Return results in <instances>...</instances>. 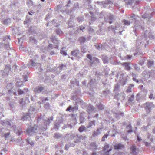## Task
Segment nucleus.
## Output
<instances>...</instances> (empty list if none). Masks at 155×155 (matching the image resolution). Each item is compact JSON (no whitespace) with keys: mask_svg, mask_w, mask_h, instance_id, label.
I'll use <instances>...</instances> for the list:
<instances>
[{"mask_svg":"<svg viewBox=\"0 0 155 155\" xmlns=\"http://www.w3.org/2000/svg\"><path fill=\"white\" fill-rule=\"evenodd\" d=\"M98 145L94 142H91L88 146L87 148L88 149L91 150L93 151H95L97 150H99L98 148Z\"/></svg>","mask_w":155,"mask_h":155,"instance_id":"9","label":"nucleus"},{"mask_svg":"<svg viewBox=\"0 0 155 155\" xmlns=\"http://www.w3.org/2000/svg\"><path fill=\"white\" fill-rule=\"evenodd\" d=\"M74 7L71 9V12H72L75 10V9L78 8L79 5L78 3H75L74 5Z\"/></svg>","mask_w":155,"mask_h":155,"instance_id":"50","label":"nucleus"},{"mask_svg":"<svg viewBox=\"0 0 155 155\" xmlns=\"http://www.w3.org/2000/svg\"><path fill=\"white\" fill-rule=\"evenodd\" d=\"M90 67L93 66V65L94 66H97L99 65L100 64L99 59L95 57H94L93 59L90 63Z\"/></svg>","mask_w":155,"mask_h":155,"instance_id":"13","label":"nucleus"},{"mask_svg":"<svg viewBox=\"0 0 155 155\" xmlns=\"http://www.w3.org/2000/svg\"><path fill=\"white\" fill-rule=\"evenodd\" d=\"M134 95L133 94H132L131 95L130 97L128 99V101L129 102H132L134 101Z\"/></svg>","mask_w":155,"mask_h":155,"instance_id":"64","label":"nucleus"},{"mask_svg":"<svg viewBox=\"0 0 155 155\" xmlns=\"http://www.w3.org/2000/svg\"><path fill=\"white\" fill-rule=\"evenodd\" d=\"M27 143L28 144H30L31 146L33 147L34 145V143L33 141L27 138L26 140Z\"/></svg>","mask_w":155,"mask_h":155,"instance_id":"52","label":"nucleus"},{"mask_svg":"<svg viewBox=\"0 0 155 155\" xmlns=\"http://www.w3.org/2000/svg\"><path fill=\"white\" fill-rule=\"evenodd\" d=\"M124 147H125L124 146L121 144V143L116 144L114 146V148L116 150L121 149H122L124 148Z\"/></svg>","mask_w":155,"mask_h":155,"instance_id":"32","label":"nucleus"},{"mask_svg":"<svg viewBox=\"0 0 155 155\" xmlns=\"http://www.w3.org/2000/svg\"><path fill=\"white\" fill-rule=\"evenodd\" d=\"M75 17L74 15H71L70 16V19L68 22V26L69 28H72L74 26V23L72 21V19Z\"/></svg>","mask_w":155,"mask_h":155,"instance_id":"28","label":"nucleus"},{"mask_svg":"<svg viewBox=\"0 0 155 155\" xmlns=\"http://www.w3.org/2000/svg\"><path fill=\"white\" fill-rule=\"evenodd\" d=\"M126 128L129 129L127 131L128 133H130L132 132L133 131V130H132V127L130 124L127 125L126 126Z\"/></svg>","mask_w":155,"mask_h":155,"instance_id":"57","label":"nucleus"},{"mask_svg":"<svg viewBox=\"0 0 155 155\" xmlns=\"http://www.w3.org/2000/svg\"><path fill=\"white\" fill-rule=\"evenodd\" d=\"M144 77V79L147 80L150 77L153 76V72L152 71H149L145 70L142 73Z\"/></svg>","mask_w":155,"mask_h":155,"instance_id":"8","label":"nucleus"},{"mask_svg":"<svg viewBox=\"0 0 155 155\" xmlns=\"http://www.w3.org/2000/svg\"><path fill=\"white\" fill-rule=\"evenodd\" d=\"M95 46L96 49L99 50H102L104 48L103 45L101 44H96L95 45Z\"/></svg>","mask_w":155,"mask_h":155,"instance_id":"37","label":"nucleus"},{"mask_svg":"<svg viewBox=\"0 0 155 155\" xmlns=\"http://www.w3.org/2000/svg\"><path fill=\"white\" fill-rule=\"evenodd\" d=\"M148 32L146 30L145 32L144 33V35H143V37L144 38V39L147 41V37L148 35H149V38L150 39H153L154 38V36L152 34H147V33H148Z\"/></svg>","mask_w":155,"mask_h":155,"instance_id":"26","label":"nucleus"},{"mask_svg":"<svg viewBox=\"0 0 155 155\" xmlns=\"http://www.w3.org/2000/svg\"><path fill=\"white\" fill-rule=\"evenodd\" d=\"M11 68L9 66H7L5 68L3 71H0V75L2 78H5L7 77L8 75L9 71H11Z\"/></svg>","mask_w":155,"mask_h":155,"instance_id":"6","label":"nucleus"},{"mask_svg":"<svg viewBox=\"0 0 155 155\" xmlns=\"http://www.w3.org/2000/svg\"><path fill=\"white\" fill-rule=\"evenodd\" d=\"M144 106L147 112L149 113L151 111L152 108L153 107V105L152 103L146 102Z\"/></svg>","mask_w":155,"mask_h":155,"instance_id":"15","label":"nucleus"},{"mask_svg":"<svg viewBox=\"0 0 155 155\" xmlns=\"http://www.w3.org/2000/svg\"><path fill=\"white\" fill-rule=\"evenodd\" d=\"M50 39L51 40V41L54 44V48L58 49L59 45V42L58 39L54 35H51L50 37Z\"/></svg>","mask_w":155,"mask_h":155,"instance_id":"7","label":"nucleus"},{"mask_svg":"<svg viewBox=\"0 0 155 155\" xmlns=\"http://www.w3.org/2000/svg\"><path fill=\"white\" fill-rule=\"evenodd\" d=\"M71 86L73 87H75L76 86H79V82L76 79H75L74 80H71Z\"/></svg>","mask_w":155,"mask_h":155,"instance_id":"33","label":"nucleus"},{"mask_svg":"<svg viewBox=\"0 0 155 155\" xmlns=\"http://www.w3.org/2000/svg\"><path fill=\"white\" fill-rule=\"evenodd\" d=\"M16 86L18 87H20L24 85L22 81H17L16 84Z\"/></svg>","mask_w":155,"mask_h":155,"instance_id":"56","label":"nucleus"},{"mask_svg":"<svg viewBox=\"0 0 155 155\" xmlns=\"http://www.w3.org/2000/svg\"><path fill=\"white\" fill-rule=\"evenodd\" d=\"M38 126L36 125H34L33 127H30L26 130L25 133L26 134L32 135L37 131Z\"/></svg>","mask_w":155,"mask_h":155,"instance_id":"4","label":"nucleus"},{"mask_svg":"<svg viewBox=\"0 0 155 155\" xmlns=\"http://www.w3.org/2000/svg\"><path fill=\"white\" fill-rule=\"evenodd\" d=\"M63 120L62 118H60L57 120L54 123L53 128L58 130L60 126V125L63 123Z\"/></svg>","mask_w":155,"mask_h":155,"instance_id":"14","label":"nucleus"},{"mask_svg":"<svg viewBox=\"0 0 155 155\" xmlns=\"http://www.w3.org/2000/svg\"><path fill=\"white\" fill-rule=\"evenodd\" d=\"M64 48H62L60 50V53L63 54L64 56H66L67 55L66 52L64 50Z\"/></svg>","mask_w":155,"mask_h":155,"instance_id":"60","label":"nucleus"},{"mask_svg":"<svg viewBox=\"0 0 155 155\" xmlns=\"http://www.w3.org/2000/svg\"><path fill=\"white\" fill-rule=\"evenodd\" d=\"M96 107L99 110H103L104 108V105L101 103L97 104Z\"/></svg>","mask_w":155,"mask_h":155,"instance_id":"35","label":"nucleus"},{"mask_svg":"<svg viewBox=\"0 0 155 155\" xmlns=\"http://www.w3.org/2000/svg\"><path fill=\"white\" fill-rule=\"evenodd\" d=\"M120 88V86L117 84L115 85L114 87V92L117 93V92L118 91L119 88Z\"/></svg>","mask_w":155,"mask_h":155,"instance_id":"62","label":"nucleus"},{"mask_svg":"<svg viewBox=\"0 0 155 155\" xmlns=\"http://www.w3.org/2000/svg\"><path fill=\"white\" fill-rule=\"evenodd\" d=\"M77 21L79 22H82L84 20V17L83 16H79L77 18Z\"/></svg>","mask_w":155,"mask_h":155,"instance_id":"58","label":"nucleus"},{"mask_svg":"<svg viewBox=\"0 0 155 155\" xmlns=\"http://www.w3.org/2000/svg\"><path fill=\"white\" fill-rule=\"evenodd\" d=\"M30 118V115L29 113H24L23 115L21 117L20 120L22 121L28 120Z\"/></svg>","mask_w":155,"mask_h":155,"instance_id":"20","label":"nucleus"},{"mask_svg":"<svg viewBox=\"0 0 155 155\" xmlns=\"http://www.w3.org/2000/svg\"><path fill=\"white\" fill-rule=\"evenodd\" d=\"M53 120V117L52 116L51 117L49 118L47 120H45L44 122V127H43L42 130H46L47 129V126H49L50 124Z\"/></svg>","mask_w":155,"mask_h":155,"instance_id":"17","label":"nucleus"},{"mask_svg":"<svg viewBox=\"0 0 155 155\" xmlns=\"http://www.w3.org/2000/svg\"><path fill=\"white\" fill-rule=\"evenodd\" d=\"M14 132L18 135L19 136L22 133V131L21 129L19 128L18 129H15L14 130Z\"/></svg>","mask_w":155,"mask_h":155,"instance_id":"43","label":"nucleus"},{"mask_svg":"<svg viewBox=\"0 0 155 155\" xmlns=\"http://www.w3.org/2000/svg\"><path fill=\"white\" fill-rule=\"evenodd\" d=\"M137 18L135 15L132 14L130 15V19L129 21L127 20L124 19L122 21V22L123 23L124 25H125L129 26L130 25L131 23L136 21Z\"/></svg>","mask_w":155,"mask_h":155,"instance_id":"3","label":"nucleus"},{"mask_svg":"<svg viewBox=\"0 0 155 155\" xmlns=\"http://www.w3.org/2000/svg\"><path fill=\"white\" fill-rule=\"evenodd\" d=\"M52 16L51 13H48L46 16L45 18V20H47L48 19H50Z\"/></svg>","mask_w":155,"mask_h":155,"instance_id":"61","label":"nucleus"},{"mask_svg":"<svg viewBox=\"0 0 155 155\" xmlns=\"http://www.w3.org/2000/svg\"><path fill=\"white\" fill-rule=\"evenodd\" d=\"M109 145L108 144L106 145L103 148V150L104 151L106 152V151H109L111 149L108 150L109 148Z\"/></svg>","mask_w":155,"mask_h":155,"instance_id":"55","label":"nucleus"},{"mask_svg":"<svg viewBox=\"0 0 155 155\" xmlns=\"http://www.w3.org/2000/svg\"><path fill=\"white\" fill-rule=\"evenodd\" d=\"M130 63L128 62H124L122 64V65L125 66V69L127 70L130 69V67L129 65Z\"/></svg>","mask_w":155,"mask_h":155,"instance_id":"41","label":"nucleus"},{"mask_svg":"<svg viewBox=\"0 0 155 155\" xmlns=\"http://www.w3.org/2000/svg\"><path fill=\"white\" fill-rule=\"evenodd\" d=\"M130 153L132 154H137L138 153V150L136 147L135 144H134L130 147Z\"/></svg>","mask_w":155,"mask_h":155,"instance_id":"21","label":"nucleus"},{"mask_svg":"<svg viewBox=\"0 0 155 155\" xmlns=\"http://www.w3.org/2000/svg\"><path fill=\"white\" fill-rule=\"evenodd\" d=\"M134 85L133 84H130L127 88L126 91L127 92H130L132 91V87L134 86Z\"/></svg>","mask_w":155,"mask_h":155,"instance_id":"54","label":"nucleus"},{"mask_svg":"<svg viewBox=\"0 0 155 155\" xmlns=\"http://www.w3.org/2000/svg\"><path fill=\"white\" fill-rule=\"evenodd\" d=\"M135 22V29L133 30V32H134L135 35L136 36H137V31L139 30H144V27L143 26H141L140 25H137L136 24L137 21L136 20Z\"/></svg>","mask_w":155,"mask_h":155,"instance_id":"16","label":"nucleus"},{"mask_svg":"<svg viewBox=\"0 0 155 155\" xmlns=\"http://www.w3.org/2000/svg\"><path fill=\"white\" fill-rule=\"evenodd\" d=\"M155 12L149 9L146 11V12L142 15V18H144L150 19L155 14Z\"/></svg>","mask_w":155,"mask_h":155,"instance_id":"5","label":"nucleus"},{"mask_svg":"<svg viewBox=\"0 0 155 155\" xmlns=\"http://www.w3.org/2000/svg\"><path fill=\"white\" fill-rule=\"evenodd\" d=\"M77 103L81 104H84V102L82 100L78 101L77 102H76L75 103V106L74 107H72V111H74L77 110L78 109V106L77 105Z\"/></svg>","mask_w":155,"mask_h":155,"instance_id":"25","label":"nucleus"},{"mask_svg":"<svg viewBox=\"0 0 155 155\" xmlns=\"http://www.w3.org/2000/svg\"><path fill=\"white\" fill-rule=\"evenodd\" d=\"M124 116V113L123 112H120L119 113H116L115 114V116L117 119H119L120 117H123Z\"/></svg>","mask_w":155,"mask_h":155,"instance_id":"48","label":"nucleus"},{"mask_svg":"<svg viewBox=\"0 0 155 155\" xmlns=\"http://www.w3.org/2000/svg\"><path fill=\"white\" fill-rule=\"evenodd\" d=\"M1 124L5 126H11V124L10 121L8 120H2L1 121Z\"/></svg>","mask_w":155,"mask_h":155,"instance_id":"29","label":"nucleus"},{"mask_svg":"<svg viewBox=\"0 0 155 155\" xmlns=\"http://www.w3.org/2000/svg\"><path fill=\"white\" fill-rule=\"evenodd\" d=\"M95 108L92 105H89L88 106L87 111L88 112L89 114L90 113L93 111H96V110H95Z\"/></svg>","mask_w":155,"mask_h":155,"instance_id":"27","label":"nucleus"},{"mask_svg":"<svg viewBox=\"0 0 155 155\" xmlns=\"http://www.w3.org/2000/svg\"><path fill=\"white\" fill-rule=\"evenodd\" d=\"M59 68L60 71L61 72L62 70H64L66 69V65L64 64H62L59 65L58 67Z\"/></svg>","mask_w":155,"mask_h":155,"instance_id":"38","label":"nucleus"},{"mask_svg":"<svg viewBox=\"0 0 155 155\" xmlns=\"http://www.w3.org/2000/svg\"><path fill=\"white\" fill-rule=\"evenodd\" d=\"M87 128H86V127H85L83 125L81 126L78 129V131L80 132H82L83 131H85V132H87Z\"/></svg>","mask_w":155,"mask_h":155,"instance_id":"36","label":"nucleus"},{"mask_svg":"<svg viewBox=\"0 0 155 155\" xmlns=\"http://www.w3.org/2000/svg\"><path fill=\"white\" fill-rule=\"evenodd\" d=\"M30 41L31 42L36 44L37 42V40L35 39L34 36H31L30 37Z\"/></svg>","mask_w":155,"mask_h":155,"instance_id":"49","label":"nucleus"},{"mask_svg":"<svg viewBox=\"0 0 155 155\" xmlns=\"http://www.w3.org/2000/svg\"><path fill=\"white\" fill-rule=\"evenodd\" d=\"M37 111V109L36 107L31 106L28 109V112L29 114L36 112Z\"/></svg>","mask_w":155,"mask_h":155,"instance_id":"31","label":"nucleus"},{"mask_svg":"<svg viewBox=\"0 0 155 155\" xmlns=\"http://www.w3.org/2000/svg\"><path fill=\"white\" fill-rule=\"evenodd\" d=\"M55 32L58 35H60L62 33V31L61 30L58 28L55 30Z\"/></svg>","mask_w":155,"mask_h":155,"instance_id":"59","label":"nucleus"},{"mask_svg":"<svg viewBox=\"0 0 155 155\" xmlns=\"http://www.w3.org/2000/svg\"><path fill=\"white\" fill-rule=\"evenodd\" d=\"M97 3L102 4L103 5H107L110 4L112 3V2L110 0H105L104 1L99 2H97Z\"/></svg>","mask_w":155,"mask_h":155,"instance_id":"34","label":"nucleus"},{"mask_svg":"<svg viewBox=\"0 0 155 155\" xmlns=\"http://www.w3.org/2000/svg\"><path fill=\"white\" fill-rule=\"evenodd\" d=\"M13 88L12 84L11 83H8L7 84L6 88L8 90V94H10L12 92V89Z\"/></svg>","mask_w":155,"mask_h":155,"instance_id":"30","label":"nucleus"},{"mask_svg":"<svg viewBox=\"0 0 155 155\" xmlns=\"http://www.w3.org/2000/svg\"><path fill=\"white\" fill-rule=\"evenodd\" d=\"M114 99H116L117 100H120L121 101L124 100L125 97L124 94L122 93L118 94L117 95H115L114 97Z\"/></svg>","mask_w":155,"mask_h":155,"instance_id":"23","label":"nucleus"},{"mask_svg":"<svg viewBox=\"0 0 155 155\" xmlns=\"http://www.w3.org/2000/svg\"><path fill=\"white\" fill-rule=\"evenodd\" d=\"M44 89V87L38 86L34 89L33 91L35 94L40 93Z\"/></svg>","mask_w":155,"mask_h":155,"instance_id":"22","label":"nucleus"},{"mask_svg":"<svg viewBox=\"0 0 155 155\" xmlns=\"http://www.w3.org/2000/svg\"><path fill=\"white\" fill-rule=\"evenodd\" d=\"M29 64L30 66L31 67H34L35 66L38 65L40 66L38 70L39 72H41L42 71L43 69L41 66L40 64L39 63H36L34 62L32 60H30L29 62Z\"/></svg>","mask_w":155,"mask_h":155,"instance_id":"18","label":"nucleus"},{"mask_svg":"<svg viewBox=\"0 0 155 155\" xmlns=\"http://www.w3.org/2000/svg\"><path fill=\"white\" fill-rule=\"evenodd\" d=\"M16 141L20 146H22L24 143L22 139L21 138H19L16 140Z\"/></svg>","mask_w":155,"mask_h":155,"instance_id":"42","label":"nucleus"},{"mask_svg":"<svg viewBox=\"0 0 155 155\" xmlns=\"http://www.w3.org/2000/svg\"><path fill=\"white\" fill-rule=\"evenodd\" d=\"M95 121H90L88 123V125L86 126V128H89L93 126H95Z\"/></svg>","mask_w":155,"mask_h":155,"instance_id":"40","label":"nucleus"},{"mask_svg":"<svg viewBox=\"0 0 155 155\" xmlns=\"http://www.w3.org/2000/svg\"><path fill=\"white\" fill-rule=\"evenodd\" d=\"M110 132V131H108L104 134V135L103 136V137L102 138V139H101V141H105V139L107 138L109 135V134Z\"/></svg>","mask_w":155,"mask_h":155,"instance_id":"44","label":"nucleus"},{"mask_svg":"<svg viewBox=\"0 0 155 155\" xmlns=\"http://www.w3.org/2000/svg\"><path fill=\"white\" fill-rule=\"evenodd\" d=\"M86 41V38L82 36L80 37L78 39V41L81 44L84 43Z\"/></svg>","mask_w":155,"mask_h":155,"instance_id":"47","label":"nucleus"},{"mask_svg":"<svg viewBox=\"0 0 155 155\" xmlns=\"http://www.w3.org/2000/svg\"><path fill=\"white\" fill-rule=\"evenodd\" d=\"M104 21L107 22L111 24L114 21V17L113 15L110 14L107 15V17H104Z\"/></svg>","mask_w":155,"mask_h":155,"instance_id":"11","label":"nucleus"},{"mask_svg":"<svg viewBox=\"0 0 155 155\" xmlns=\"http://www.w3.org/2000/svg\"><path fill=\"white\" fill-rule=\"evenodd\" d=\"M80 121L81 123H83L84 122L85 120V118L84 117V116L83 114H81L80 115Z\"/></svg>","mask_w":155,"mask_h":155,"instance_id":"51","label":"nucleus"},{"mask_svg":"<svg viewBox=\"0 0 155 155\" xmlns=\"http://www.w3.org/2000/svg\"><path fill=\"white\" fill-rule=\"evenodd\" d=\"M145 59L144 58H143L140 60L139 62V64L141 65H143L145 62Z\"/></svg>","mask_w":155,"mask_h":155,"instance_id":"63","label":"nucleus"},{"mask_svg":"<svg viewBox=\"0 0 155 155\" xmlns=\"http://www.w3.org/2000/svg\"><path fill=\"white\" fill-rule=\"evenodd\" d=\"M31 21V18L28 17V15H27L26 17V19L24 22V24H29Z\"/></svg>","mask_w":155,"mask_h":155,"instance_id":"45","label":"nucleus"},{"mask_svg":"<svg viewBox=\"0 0 155 155\" xmlns=\"http://www.w3.org/2000/svg\"><path fill=\"white\" fill-rule=\"evenodd\" d=\"M71 55L77 57L78 59L80 58L81 56H83L82 54L80 53L78 49H75L72 51L71 52Z\"/></svg>","mask_w":155,"mask_h":155,"instance_id":"12","label":"nucleus"},{"mask_svg":"<svg viewBox=\"0 0 155 155\" xmlns=\"http://www.w3.org/2000/svg\"><path fill=\"white\" fill-rule=\"evenodd\" d=\"M101 58L104 63L106 64L108 63V58L107 56L104 55H102L101 56Z\"/></svg>","mask_w":155,"mask_h":155,"instance_id":"39","label":"nucleus"},{"mask_svg":"<svg viewBox=\"0 0 155 155\" xmlns=\"http://www.w3.org/2000/svg\"><path fill=\"white\" fill-rule=\"evenodd\" d=\"M154 64V61L151 60L148 61L147 63V65L149 68H150L151 67L153 66Z\"/></svg>","mask_w":155,"mask_h":155,"instance_id":"46","label":"nucleus"},{"mask_svg":"<svg viewBox=\"0 0 155 155\" xmlns=\"http://www.w3.org/2000/svg\"><path fill=\"white\" fill-rule=\"evenodd\" d=\"M126 4L127 5H131L134 2V0H124Z\"/></svg>","mask_w":155,"mask_h":155,"instance_id":"53","label":"nucleus"},{"mask_svg":"<svg viewBox=\"0 0 155 155\" xmlns=\"http://www.w3.org/2000/svg\"><path fill=\"white\" fill-rule=\"evenodd\" d=\"M120 25L118 23H116L114 25H111L108 27V30L110 31H112L115 34L118 33L120 28Z\"/></svg>","mask_w":155,"mask_h":155,"instance_id":"1","label":"nucleus"},{"mask_svg":"<svg viewBox=\"0 0 155 155\" xmlns=\"http://www.w3.org/2000/svg\"><path fill=\"white\" fill-rule=\"evenodd\" d=\"M28 91V89L27 88H24L23 90L18 89V94L19 95H21L25 94Z\"/></svg>","mask_w":155,"mask_h":155,"instance_id":"24","label":"nucleus"},{"mask_svg":"<svg viewBox=\"0 0 155 155\" xmlns=\"http://www.w3.org/2000/svg\"><path fill=\"white\" fill-rule=\"evenodd\" d=\"M8 39H9V40H10L9 35H7L3 37V41L6 42V43L4 44L3 48H5L6 49L8 50L9 49H10L11 48L10 47V46L9 45Z\"/></svg>","mask_w":155,"mask_h":155,"instance_id":"10","label":"nucleus"},{"mask_svg":"<svg viewBox=\"0 0 155 155\" xmlns=\"http://www.w3.org/2000/svg\"><path fill=\"white\" fill-rule=\"evenodd\" d=\"M26 68V66H22L21 67L20 70L21 71V74H22V73L23 74L22 75L23 78V81L24 82H26L28 81V72L25 70Z\"/></svg>","mask_w":155,"mask_h":155,"instance_id":"2","label":"nucleus"},{"mask_svg":"<svg viewBox=\"0 0 155 155\" xmlns=\"http://www.w3.org/2000/svg\"><path fill=\"white\" fill-rule=\"evenodd\" d=\"M111 93V91L109 89H106L103 91L101 94L102 97H108L110 96Z\"/></svg>","mask_w":155,"mask_h":155,"instance_id":"19","label":"nucleus"}]
</instances>
